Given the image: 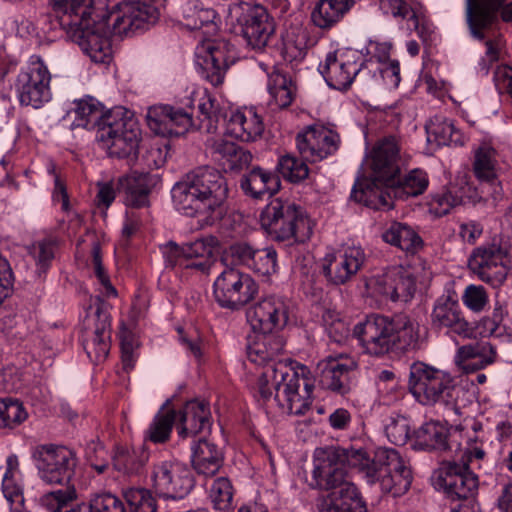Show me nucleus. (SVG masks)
I'll use <instances>...</instances> for the list:
<instances>
[{
	"mask_svg": "<svg viewBox=\"0 0 512 512\" xmlns=\"http://www.w3.org/2000/svg\"><path fill=\"white\" fill-rule=\"evenodd\" d=\"M229 66H199L200 76L211 83L214 87L220 86Z\"/></svg>",
	"mask_w": 512,
	"mask_h": 512,
	"instance_id": "64",
	"label": "nucleus"
},
{
	"mask_svg": "<svg viewBox=\"0 0 512 512\" xmlns=\"http://www.w3.org/2000/svg\"><path fill=\"white\" fill-rule=\"evenodd\" d=\"M462 301L470 310L480 312L488 303V295L483 286L469 285L463 293Z\"/></svg>",
	"mask_w": 512,
	"mask_h": 512,
	"instance_id": "59",
	"label": "nucleus"
},
{
	"mask_svg": "<svg viewBox=\"0 0 512 512\" xmlns=\"http://www.w3.org/2000/svg\"><path fill=\"white\" fill-rule=\"evenodd\" d=\"M353 335L367 353L382 356L418 348L419 325L406 314L388 317L373 313L354 326Z\"/></svg>",
	"mask_w": 512,
	"mask_h": 512,
	"instance_id": "4",
	"label": "nucleus"
},
{
	"mask_svg": "<svg viewBox=\"0 0 512 512\" xmlns=\"http://www.w3.org/2000/svg\"><path fill=\"white\" fill-rule=\"evenodd\" d=\"M344 465L357 469L368 484L378 482L394 497L406 493L412 483L411 469L395 449L378 448L371 455L363 448H317L310 486L330 491L320 504L323 511L367 512L357 487L346 479Z\"/></svg>",
	"mask_w": 512,
	"mask_h": 512,
	"instance_id": "1",
	"label": "nucleus"
},
{
	"mask_svg": "<svg viewBox=\"0 0 512 512\" xmlns=\"http://www.w3.org/2000/svg\"><path fill=\"white\" fill-rule=\"evenodd\" d=\"M2 417L5 424L3 428H12L19 425L27 418L22 403L16 399H2Z\"/></svg>",
	"mask_w": 512,
	"mask_h": 512,
	"instance_id": "56",
	"label": "nucleus"
},
{
	"mask_svg": "<svg viewBox=\"0 0 512 512\" xmlns=\"http://www.w3.org/2000/svg\"><path fill=\"white\" fill-rule=\"evenodd\" d=\"M417 275L409 268L397 267L387 273L381 281L380 293L392 301L408 302L416 291Z\"/></svg>",
	"mask_w": 512,
	"mask_h": 512,
	"instance_id": "26",
	"label": "nucleus"
},
{
	"mask_svg": "<svg viewBox=\"0 0 512 512\" xmlns=\"http://www.w3.org/2000/svg\"><path fill=\"white\" fill-rule=\"evenodd\" d=\"M431 481L435 489L443 491L451 501H470L478 490V478L469 470L467 462H441L434 470Z\"/></svg>",
	"mask_w": 512,
	"mask_h": 512,
	"instance_id": "11",
	"label": "nucleus"
},
{
	"mask_svg": "<svg viewBox=\"0 0 512 512\" xmlns=\"http://www.w3.org/2000/svg\"><path fill=\"white\" fill-rule=\"evenodd\" d=\"M227 132L241 141L252 142L262 136L264 123L255 108H244L232 113L227 123Z\"/></svg>",
	"mask_w": 512,
	"mask_h": 512,
	"instance_id": "29",
	"label": "nucleus"
},
{
	"mask_svg": "<svg viewBox=\"0 0 512 512\" xmlns=\"http://www.w3.org/2000/svg\"><path fill=\"white\" fill-rule=\"evenodd\" d=\"M356 368L353 361L341 363L336 359L329 358L319 364L321 370L319 382L324 389L340 395H346L351 391V374Z\"/></svg>",
	"mask_w": 512,
	"mask_h": 512,
	"instance_id": "28",
	"label": "nucleus"
},
{
	"mask_svg": "<svg viewBox=\"0 0 512 512\" xmlns=\"http://www.w3.org/2000/svg\"><path fill=\"white\" fill-rule=\"evenodd\" d=\"M179 420L178 434L182 438L193 437L209 430L211 427V412L209 404L205 401H188L177 412Z\"/></svg>",
	"mask_w": 512,
	"mask_h": 512,
	"instance_id": "25",
	"label": "nucleus"
},
{
	"mask_svg": "<svg viewBox=\"0 0 512 512\" xmlns=\"http://www.w3.org/2000/svg\"><path fill=\"white\" fill-rule=\"evenodd\" d=\"M431 323L438 329L446 328L463 338H471L475 335L474 325L465 319L454 290L445 291L435 300Z\"/></svg>",
	"mask_w": 512,
	"mask_h": 512,
	"instance_id": "14",
	"label": "nucleus"
},
{
	"mask_svg": "<svg viewBox=\"0 0 512 512\" xmlns=\"http://www.w3.org/2000/svg\"><path fill=\"white\" fill-rule=\"evenodd\" d=\"M247 320L253 331L272 334L282 329L288 322V305L284 299L269 296L258 301L247 311Z\"/></svg>",
	"mask_w": 512,
	"mask_h": 512,
	"instance_id": "17",
	"label": "nucleus"
},
{
	"mask_svg": "<svg viewBox=\"0 0 512 512\" xmlns=\"http://www.w3.org/2000/svg\"><path fill=\"white\" fill-rule=\"evenodd\" d=\"M255 248L247 242L239 241L231 244L224 252V260L231 259V263L244 265L249 268Z\"/></svg>",
	"mask_w": 512,
	"mask_h": 512,
	"instance_id": "57",
	"label": "nucleus"
},
{
	"mask_svg": "<svg viewBox=\"0 0 512 512\" xmlns=\"http://www.w3.org/2000/svg\"><path fill=\"white\" fill-rule=\"evenodd\" d=\"M426 131L428 140L434 141L438 145L458 144L461 142V134L454 127L453 122L442 116H434L426 124Z\"/></svg>",
	"mask_w": 512,
	"mask_h": 512,
	"instance_id": "41",
	"label": "nucleus"
},
{
	"mask_svg": "<svg viewBox=\"0 0 512 512\" xmlns=\"http://www.w3.org/2000/svg\"><path fill=\"white\" fill-rule=\"evenodd\" d=\"M222 450L206 438H201L192 447V465L194 470L204 476H214L222 467Z\"/></svg>",
	"mask_w": 512,
	"mask_h": 512,
	"instance_id": "33",
	"label": "nucleus"
},
{
	"mask_svg": "<svg viewBox=\"0 0 512 512\" xmlns=\"http://www.w3.org/2000/svg\"><path fill=\"white\" fill-rule=\"evenodd\" d=\"M464 203L463 188L457 184H450L442 191L432 195L430 209L437 216L448 214L453 208Z\"/></svg>",
	"mask_w": 512,
	"mask_h": 512,
	"instance_id": "43",
	"label": "nucleus"
},
{
	"mask_svg": "<svg viewBox=\"0 0 512 512\" xmlns=\"http://www.w3.org/2000/svg\"><path fill=\"white\" fill-rule=\"evenodd\" d=\"M408 389L422 405L455 406L457 388L450 373L422 361L410 365Z\"/></svg>",
	"mask_w": 512,
	"mask_h": 512,
	"instance_id": "7",
	"label": "nucleus"
},
{
	"mask_svg": "<svg viewBox=\"0 0 512 512\" xmlns=\"http://www.w3.org/2000/svg\"><path fill=\"white\" fill-rule=\"evenodd\" d=\"M146 122L149 129L162 137L180 136L195 127L192 113L171 105H154L148 108Z\"/></svg>",
	"mask_w": 512,
	"mask_h": 512,
	"instance_id": "15",
	"label": "nucleus"
},
{
	"mask_svg": "<svg viewBox=\"0 0 512 512\" xmlns=\"http://www.w3.org/2000/svg\"><path fill=\"white\" fill-rule=\"evenodd\" d=\"M350 66H322L320 73L326 83L333 89L345 90L353 82L360 69H349Z\"/></svg>",
	"mask_w": 512,
	"mask_h": 512,
	"instance_id": "50",
	"label": "nucleus"
},
{
	"mask_svg": "<svg viewBox=\"0 0 512 512\" xmlns=\"http://www.w3.org/2000/svg\"><path fill=\"white\" fill-rule=\"evenodd\" d=\"M38 475L47 484H67L75 473L76 453L62 445L44 444L32 452Z\"/></svg>",
	"mask_w": 512,
	"mask_h": 512,
	"instance_id": "9",
	"label": "nucleus"
},
{
	"mask_svg": "<svg viewBox=\"0 0 512 512\" xmlns=\"http://www.w3.org/2000/svg\"><path fill=\"white\" fill-rule=\"evenodd\" d=\"M76 498L74 488L66 487L44 494L41 499V505L49 512H60L63 507L67 506Z\"/></svg>",
	"mask_w": 512,
	"mask_h": 512,
	"instance_id": "55",
	"label": "nucleus"
},
{
	"mask_svg": "<svg viewBox=\"0 0 512 512\" xmlns=\"http://www.w3.org/2000/svg\"><path fill=\"white\" fill-rule=\"evenodd\" d=\"M507 251L496 239L475 248L468 260L470 270L490 286L500 287L506 280L509 268Z\"/></svg>",
	"mask_w": 512,
	"mask_h": 512,
	"instance_id": "12",
	"label": "nucleus"
},
{
	"mask_svg": "<svg viewBox=\"0 0 512 512\" xmlns=\"http://www.w3.org/2000/svg\"><path fill=\"white\" fill-rule=\"evenodd\" d=\"M87 504L90 512H126L123 501L107 491L93 494Z\"/></svg>",
	"mask_w": 512,
	"mask_h": 512,
	"instance_id": "54",
	"label": "nucleus"
},
{
	"mask_svg": "<svg viewBox=\"0 0 512 512\" xmlns=\"http://www.w3.org/2000/svg\"><path fill=\"white\" fill-rule=\"evenodd\" d=\"M264 70L268 77L267 88L271 97L269 101L271 109L289 107L296 92L291 75L284 70L283 66H265Z\"/></svg>",
	"mask_w": 512,
	"mask_h": 512,
	"instance_id": "27",
	"label": "nucleus"
},
{
	"mask_svg": "<svg viewBox=\"0 0 512 512\" xmlns=\"http://www.w3.org/2000/svg\"><path fill=\"white\" fill-rule=\"evenodd\" d=\"M385 432L390 442L395 445H405L410 439V426L405 417L391 419L385 427Z\"/></svg>",
	"mask_w": 512,
	"mask_h": 512,
	"instance_id": "58",
	"label": "nucleus"
},
{
	"mask_svg": "<svg viewBox=\"0 0 512 512\" xmlns=\"http://www.w3.org/2000/svg\"><path fill=\"white\" fill-rule=\"evenodd\" d=\"M212 258L213 246L205 239H197L184 245V259L191 261L186 265L187 268L207 272L213 263Z\"/></svg>",
	"mask_w": 512,
	"mask_h": 512,
	"instance_id": "42",
	"label": "nucleus"
},
{
	"mask_svg": "<svg viewBox=\"0 0 512 512\" xmlns=\"http://www.w3.org/2000/svg\"><path fill=\"white\" fill-rule=\"evenodd\" d=\"M96 140L110 157L128 158L138 153L141 129L131 111L117 106L97 121Z\"/></svg>",
	"mask_w": 512,
	"mask_h": 512,
	"instance_id": "5",
	"label": "nucleus"
},
{
	"mask_svg": "<svg viewBox=\"0 0 512 512\" xmlns=\"http://www.w3.org/2000/svg\"><path fill=\"white\" fill-rule=\"evenodd\" d=\"M250 269L261 275H271L277 271V252L273 247L255 249Z\"/></svg>",
	"mask_w": 512,
	"mask_h": 512,
	"instance_id": "53",
	"label": "nucleus"
},
{
	"mask_svg": "<svg viewBox=\"0 0 512 512\" xmlns=\"http://www.w3.org/2000/svg\"><path fill=\"white\" fill-rule=\"evenodd\" d=\"M365 261L362 248L347 247L337 253L327 254L322 260V273L333 285H343L357 274Z\"/></svg>",
	"mask_w": 512,
	"mask_h": 512,
	"instance_id": "19",
	"label": "nucleus"
},
{
	"mask_svg": "<svg viewBox=\"0 0 512 512\" xmlns=\"http://www.w3.org/2000/svg\"><path fill=\"white\" fill-rule=\"evenodd\" d=\"M495 150L487 145L480 146L474 155L473 170L481 181L493 182L496 179Z\"/></svg>",
	"mask_w": 512,
	"mask_h": 512,
	"instance_id": "47",
	"label": "nucleus"
},
{
	"mask_svg": "<svg viewBox=\"0 0 512 512\" xmlns=\"http://www.w3.org/2000/svg\"><path fill=\"white\" fill-rule=\"evenodd\" d=\"M120 185L125 192L126 205L141 208L149 204V193L153 185L149 173L133 171L120 179Z\"/></svg>",
	"mask_w": 512,
	"mask_h": 512,
	"instance_id": "34",
	"label": "nucleus"
},
{
	"mask_svg": "<svg viewBox=\"0 0 512 512\" xmlns=\"http://www.w3.org/2000/svg\"><path fill=\"white\" fill-rule=\"evenodd\" d=\"M382 4L387 6L394 17L412 20L417 27L418 20L413 9L403 0H382Z\"/></svg>",
	"mask_w": 512,
	"mask_h": 512,
	"instance_id": "62",
	"label": "nucleus"
},
{
	"mask_svg": "<svg viewBox=\"0 0 512 512\" xmlns=\"http://www.w3.org/2000/svg\"><path fill=\"white\" fill-rule=\"evenodd\" d=\"M284 340L274 334H261L247 348L248 359L266 365L258 378V392L264 401L274 400L289 414L303 415L310 408L314 383L304 365H293L289 359L273 362L283 351Z\"/></svg>",
	"mask_w": 512,
	"mask_h": 512,
	"instance_id": "2",
	"label": "nucleus"
},
{
	"mask_svg": "<svg viewBox=\"0 0 512 512\" xmlns=\"http://www.w3.org/2000/svg\"><path fill=\"white\" fill-rule=\"evenodd\" d=\"M307 33L302 27L291 28L283 38V56L287 62H300L307 54Z\"/></svg>",
	"mask_w": 512,
	"mask_h": 512,
	"instance_id": "45",
	"label": "nucleus"
},
{
	"mask_svg": "<svg viewBox=\"0 0 512 512\" xmlns=\"http://www.w3.org/2000/svg\"><path fill=\"white\" fill-rule=\"evenodd\" d=\"M373 176L386 187L395 182V176L401 173L400 145L395 136L379 139L370 153Z\"/></svg>",
	"mask_w": 512,
	"mask_h": 512,
	"instance_id": "20",
	"label": "nucleus"
},
{
	"mask_svg": "<svg viewBox=\"0 0 512 512\" xmlns=\"http://www.w3.org/2000/svg\"><path fill=\"white\" fill-rule=\"evenodd\" d=\"M382 240L407 255H416L424 246L423 239L410 225L392 222L382 233Z\"/></svg>",
	"mask_w": 512,
	"mask_h": 512,
	"instance_id": "32",
	"label": "nucleus"
},
{
	"mask_svg": "<svg viewBox=\"0 0 512 512\" xmlns=\"http://www.w3.org/2000/svg\"><path fill=\"white\" fill-rule=\"evenodd\" d=\"M339 136L324 127L310 126L296 136V146L301 157L310 162H317L338 149Z\"/></svg>",
	"mask_w": 512,
	"mask_h": 512,
	"instance_id": "22",
	"label": "nucleus"
},
{
	"mask_svg": "<svg viewBox=\"0 0 512 512\" xmlns=\"http://www.w3.org/2000/svg\"><path fill=\"white\" fill-rule=\"evenodd\" d=\"M153 489L160 497L182 499L194 486L190 471L178 462L160 461L153 465Z\"/></svg>",
	"mask_w": 512,
	"mask_h": 512,
	"instance_id": "13",
	"label": "nucleus"
},
{
	"mask_svg": "<svg viewBox=\"0 0 512 512\" xmlns=\"http://www.w3.org/2000/svg\"><path fill=\"white\" fill-rule=\"evenodd\" d=\"M504 3L505 0H466V19L474 38H485L483 30L498 21L499 11L504 22L512 21V2Z\"/></svg>",
	"mask_w": 512,
	"mask_h": 512,
	"instance_id": "16",
	"label": "nucleus"
},
{
	"mask_svg": "<svg viewBox=\"0 0 512 512\" xmlns=\"http://www.w3.org/2000/svg\"><path fill=\"white\" fill-rule=\"evenodd\" d=\"M390 48L387 43H372L368 47L370 58L367 62L376 64H399L397 60H390Z\"/></svg>",
	"mask_w": 512,
	"mask_h": 512,
	"instance_id": "63",
	"label": "nucleus"
},
{
	"mask_svg": "<svg viewBox=\"0 0 512 512\" xmlns=\"http://www.w3.org/2000/svg\"><path fill=\"white\" fill-rule=\"evenodd\" d=\"M258 293V284L247 273L236 268H225L215 279L213 295L223 308L238 310L252 301Z\"/></svg>",
	"mask_w": 512,
	"mask_h": 512,
	"instance_id": "10",
	"label": "nucleus"
},
{
	"mask_svg": "<svg viewBox=\"0 0 512 512\" xmlns=\"http://www.w3.org/2000/svg\"><path fill=\"white\" fill-rule=\"evenodd\" d=\"M195 64H235L234 47L225 40L207 39L194 52Z\"/></svg>",
	"mask_w": 512,
	"mask_h": 512,
	"instance_id": "35",
	"label": "nucleus"
},
{
	"mask_svg": "<svg viewBox=\"0 0 512 512\" xmlns=\"http://www.w3.org/2000/svg\"><path fill=\"white\" fill-rule=\"evenodd\" d=\"M260 223L275 241L293 239L294 242L304 243L313 233L312 222L302 208L279 198L265 206L260 214Z\"/></svg>",
	"mask_w": 512,
	"mask_h": 512,
	"instance_id": "6",
	"label": "nucleus"
},
{
	"mask_svg": "<svg viewBox=\"0 0 512 512\" xmlns=\"http://www.w3.org/2000/svg\"><path fill=\"white\" fill-rule=\"evenodd\" d=\"M19 473V460L15 454L6 459V471L2 479V492L9 505L10 512H22L24 510V495L22 487L15 480Z\"/></svg>",
	"mask_w": 512,
	"mask_h": 512,
	"instance_id": "37",
	"label": "nucleus"
},
{
	"mask_svg": "<svg viewBox=\"0 0 512 512\" xmlns=\"http://www.w3.org/2000/svg\"><path fill=\"white\" fill-rule=\"evenodd\" d=\"M33 255L37 265L45 271L54 258V245L50 240H42L34 244Z\"/></svg>",
	"mask_w": 512,
	"mask_h": 512,
	"instance_id": "61",
	"label": "nucleus"
},
{
	"mask_svg": "<svg viewBox=\"0 0 512 512\" xmlns=\"http://www.w3.org/2000/svg\"><path fill=\"white\" fill-rule=\"evenodd\" d=\"M228 191L227 180L217 169L200 166L177 182L171 193L178 211L212 224L222 216Z\"/></svg>",
	"mask_w": 512,
	"mask_h": 512,
	"instance_id": "3",
	"label": "nucleus"
},
{
	"mask_svg": "<svg viewBox=\"0 0 512 512\" xmlns=\"http://www.w3.org/2000/svg\"><path fill=\"white\" fill-rule=\"evenodd\" d=\"M75 108L68 112L73 115L72 128H97V121L101 117L99 104L91 97L74 102Z\"/></svg>",
	"mask_w": 512,
	"mask_h": 512,
	"instance_id": "44",
	"label": "nucleus"
},
{
	"mask_svg": "<svg viewBox=\"0 0 512 512\" xmlns=\"http://www.w3.org/2000/svg\"><path fill=\"white\" fill-rule=\"evenodd\" d=\"M427 186V174L420 169H414L403 177L399 173L398 176H395V182L388 184L386 188L391 189L395 196L415 197L422 194Z\"/></svg>",
	"mask_w": 512,
	"mask_h": 512,
	"instance_id": "40",
	"label": "nucleus"
},
{
	"mask_svg": "<svg viewBox=\"0 0 512 512\" xmlns=\"http://www.w3.org/2000/svg\"><path fill=\"white\" fill-rule=\"evenodd\" d=\"M51 74L47 66H26L17 77V89L22 105L40 108L50 100Z\"/></svg>",
	"mask_w": 512,
	"mask_h": 512,
	"instance_id": "18",
	"label": "nucleus"
},
{
	"mask_svg": "<svg viewBox=\"0 0 512 512\" xmlns=\"http://www.w3.org/2000/svg\"><path fill=\"white\" fill-rule=\"evenodd\" d=\"M227 19L253 48L265 47L275 32L273 17L260 4L247 1L231 3Z\"/></svg>",
	"mask_w": 512,
	"mask_h": 512,
	"instance_id": "8",
	"label": "nucleus"
},
{
	"mask_svg": "<svg viewBox=\"0 0 512 512\" xmlns=\"http://www.w3.org/2000/svg\"><path fill=\"white\" fill-rule=\"evenodd\" d=\"M380 185H384L382 181L373 177L364 185L354 186L351 197L359 203L374 210H389L393 207L392 199L389 193L384 192Z\"/></svg>",
	"mask_w": 512,
	"mask_h": 512,
	"instance_id": "38",
	"label": "nucleus"
},
{
	"mask_svg": "<svg viewBox=\"0 0 512 512\" xmlns=\"http://www.w3.org/2000/svg\"><path fill=\"white\" fill-rule=\"evenodd\" d=\"M455 436V433H451L450 429L439 421H429L414 432L412 448L440 453L457 452L460 449V444Z\"/></svg>",
	"mask_w": 512,
	"mask_h": 512,
	"instance_id": "23",
	"label": "nucleus"
},
{
	"mask_svg": "<svg viewBox=\"0 0 512 512\" xmlns=\"http://www.w3.org/2000/svg\"><path fill=\"white\" fill-rule=\"evenodd\" d=\"M176 420L177 411L173 409L159 411L146 431V439L153 443L166 442Z\"/></svg>",
	"mask_w": 512,
	"mask_h": 512,
	"instance_id": "46",
	"label": "nucleus"
},
{
	"mask_svg": "<svg viewBox=\"0 0 512 512\" xmlns=\"http://www.w3.org/2000/svg\"><path fill=\"white\" fill-rule=\"evenodd\" d=\"M497 351L487 339L463 345L458 348L455 362L465 373H472L495 362Z\"/></svg>",
	"mask_w": 512,
	"mask_h": 512,
	"instance_id": "24",
	"label": "nucleus"
},
{
	"mask_svg": "<svg viewBox=\"0 0 512 512\" xmlns=\"http://www.w3.org/2000/svg\"><path fill=\"white\" fill-rule=\"evenodd\" d=\"M95 311L91 316L94 322V329H86V336L83 340V347L87 356L93 362H101L106 359L110 350V315L105 308V303L96 298Z\"/></svg>",
	"mask_w": 512,
	"mask_h": 512,
	"instance_id": "21",
	"label": "nucleus"
},
{
	"mask_svg": "<svg viewBox=\"0 0 512 512\" xmlns=\"http://www.w3.org/2000/svg\"><path fill=\"white\" fill-rule=\"evenodd\" d=\"M279 176L260 166L253 167L240 180V187L246 196L253 199H260L265 195L272 196L280 189Z\"/></svg>",
	"mask_w": 512,
	"mask_h": 512,
	"instance_id": "30",
	"label": "nucleus"
},
{
	"mask_svg": "<svg viewBox=\"0 0 512 512\" xmlns=\"http://www.w3.org/2000/svg\"><path fill=\"white\" fill-rule=\"evenodd\" d=\"M210 500L215 509L220 511L232 508L233 487L226 477H219L214 480L210 492Z\"/></svg>",
	"mask_w": 512,
	"mask_h": 512,
	"instance_id": "52",
	"label": "nucleus"
},
{
	"mask_svg": "<svg viewBox=\"0 0 512 512\" xmlns=\"http://www.w3.org/2000/svg\"><path fill=\"white\" fill-rule=\"evenodd\" d=\"M354 4L355 0H319L311 13L312 22L321 29H330L343 19Z\"/></svg>",
	"mask_w": 512,
	"mask_h": 512,
	"instance_id": "36",
	"label": "nucleus"
},
{
	"mask_svg": "<svg viewBox=\"0 0 512 512\" xmlns=\"http://www.w3.org/2000/svg\"><path fill=\"white\" fill-rule=\"evenodd\" d=\"M199 123L195 128L204 130L207 133H212L217 129L221 112L216 103V100L210 96L203 97L198 105Z\"/></svg>",
	"mask_w": 512,
	"mask_h": 512,
	"instance_id": "49",
	"label": "nucleus"
},
{
	"mask_svg": "<svg viewBox=\"0 0 512 512\" xmlns=\"http://www.w3.org/2000/svg\"><path fill=\"white\" fill-rule=\"evenodd\" d=\"M303 158L300 160L292 154L279 158L276 169L284 179L291 183H300L309 175V168Z\"/></svg>",
	"mask_w": 512,
	"mask_h": 512,
	"instance_id": "48",
	"label": "nucleus"
},
{
	"mask_svg": "<svg viewBox=\"0 0 512 512\" xmlns=\"http://www.w3.org/2000/svg\"><path fill=\"white\" fill-rule=\"evenodd\" d=\"M123 496L132 512H156V500L146 488H128Z\"/></svg>",
	"mask_w": 512,
	"mask_h": 512,
	"instance_id": "51",
	"label": "nucleus"
},
{
	"mask_svg": "<svg viewBox=\"0 0 512 512\" xmlns=\"http://www.w3.org/2000/svg\"><path fill=\"white\" fill-rule=\"evenodd\" d=\"M212 156L230 170H241L252 161L250 151L224 138H210L207 141Z\"/></svg>",
	"mask_w": 512,
	"mask_h": 512,
	"instance_id": "31",
	"label": "nucleus"
},
{
	"mask_svg": "<svg viewBox=\"0 0 512 512\" xmlns=\"http://www.w3.org/2000/svg\"><path fill=\"white\" fill-rule=\"evenodd\" d=\"M113 467L127 476L139 475L147 461L148 454L142 450L117 447L113 456Z\"/></svg>",
	"mask_w": 512,
	"mask_h": 512,
	"instance_id": "39",
	"label": "nucleus"
},
{
	"mask_svg": "<svg viewBox=\"0 0 512 512\" xmlns=\"http://www.w3.org/2000/svg\"><path fill=\"white\" fill-rule=\"evenodd\" d=\"M14 276L8 260L0 254V307L10 297Z\"/></svg>",
	"mask_w": 512,
	"mask_h": 512,
	"instance_id": "60",
	"label": "nucleus"
}]
</instances>
